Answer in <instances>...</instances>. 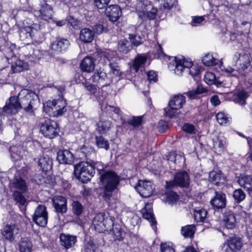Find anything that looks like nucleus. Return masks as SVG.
Returning <instances> with one entry per match:
<instances>
[{
	"label": "nucleus",
	"instance_id": "nucleus-1",
	"mask_svg": "<svg viewBox=\"0 0 252 252\" xmlns=\"http://www.w3.org/2000/svg\"><path fill=\"white\" fill-rule=\"evenodd\" d=\"M98 172L103 188L102 197L105 200H109L120 183V177L112 170H98Z\"/></svg>",
	"mask_w": 252,
	"mask_h": 252
},
{
	"label": "nucleus",
	"instance_id": "nucleus-2",
	"mask_svg": "<svg viewBox=\"0 0 252 252\" xmlns=\"http://www.w3.org/2000/svg\"><path fill=\"white\" fill-rule=\"evenodd\" d=\"M17 97L21 109L31 115L33 114L34 109L39 104L38 95L31 90L24 89L19 93Z\"/></svg>",
	"mask_w": 252,
	"mask_h": 252
},
{
	"label": "nucleus",
	"instance_id": "nucleus-3",
	"mask_svg": "<svg viewBox=\"0 0 252 252\" xmlns=\"http://www.w3.org/2000/svg\"><path fill=\"white\" fill-rule=\"evenodd\" d=\"M13 196L15 201L20 205L25 206L27 204L26 199L23 195L27 190V186L24 180L21 178H15L10 184Z\"/></svg>",
	"mask_w": 252,
	"mask_h": 252
},
{
	"label": "nucleus",
	"instance_id": "nucleus-4",
	"mask_svg": "<svg viewBox=\"0 0 252 252\" xmlns=\"http://www.w3.org/2000/svg\"><path fill=\"white\" fill-rule=\"evenodd\" d=\"M74 173L76 178L82 183L90 181L95 173L94 167L88 162H80L74 166Z\"/></svg>",
	"mask_w": 252,
	"mask_h": 252
},
{
	"label": "nucleus",
	"instance_id": "nucleus-5",
	"mask_svg": "<svg viewBox=\"0 0 252 252\" xmlns=\"http://www.w3.org/2000/svg\"><path fill=\"white\" fill-rule=\"evenodd\" d=\"M113 218L108 214L100 213L96 215L93 223L99 231L110 230L113 226Z\"/></svg>",
	"mask_w": 252,
	"mask_h": 252
},
{
	"label": "nucleus",
	"instance_id": "nucleus-6",
	"mask_svg": "<svg viewBox=\"0 0 252 252\" xmlns=\"http://www.w3.org/2000/svg\"><path fill=\"white\" fill-rule=\"evenodd\" d=\"M136 9L138 17L142 22L147 19L154 20L157 15L158 9L151 4L146 5L139 2L137 4Z\"/></svg>",
	"mask_w": 252,
	"mask_h": 252
},
{
	"label": "nucleus",
	"instance_id": "nucleus-7",
	"mask_svg": "<svg viewBox=\"0 0 252 252\" xmlns=\"http://www.w3.org/2000/svg\"><path fill=\"white\" fill-rule=\"evenodd\" d=\"M40 131L45 137L52 139L58 135L59 128L56 122L46 119L41 122Z\"/></svg>",
	"mask_w": 252,
	"mask_h": 252
},
{
	"label": "nucleus",
	"instance_id": "nucleus-8",
	"mask_svg": "<svg viewBox=\"0 0 252 252\" xmlns=\"http://www.w3.org/2000/svg\"><path fill=\"white\" fill-rule=\"evenodd\" d=\"M21 109L18 97L13 96L6 101L5 105L2 107L1 114L2 115H14Z\"/></svg>",
	"mask_w": 252,
	"mask_h": 252
},
{
	"label": "nucleus",
	"instance_id": "nucleus-9",
	"mask_svg": "<svg viewBox=\"0 0 252 252\" xmlns=\"http://www.w3.org/2000/svg\"><path fill=\"white\" fill-rule=\"evenodd\" d=\"M243 246L242 238L236 235L230 236L223 244L222 249L225 252H237Z\"/></svg>",
	"mask_w": 252,
	"mask_h": 252
},
{
	"label": "nucleus",
	"instance_id": "nucleus-10",
	"mask_svg": "<svg viewBox=\"0 0 252 252\" xmlns=\"http://www.w3.org/2000/svg\"><path fill=\"white\" fill-rule=\"evenodd\" d=\"M189 184V175L186 171H181L174 175V181L166 182L167 188H172L174 184L182 187H186Z\"/></svg>",
	"mask_w": 252,
	"mask_h": 252
},
{
	"label": "nucleus",
	"instance_id": "nucleus-11",
	"mask_svg": "<svg viewBox=\"0 0 252 252\" xmlns=\"http://www.w3.org/2000/svg\"><path fill=\"white\" fill-rule=\"evenodd\" d=\"M134 188L143 197L150 196L155 189L154 186L151 182L143 180H138Z\"/></svg>",
	"mask_w": 252,
	"mask_h": 252
},
{
	"label": "nucleus",
	"instance_id": "nucleus-12",
	"mask_svg": "<svg viewBox=\"0 0 252 252\" xmlns=\"http://www.w3.org/2000/svg\"><path fill=\"white\" fill-rule=\"evenodd\" d=\"M33 220L39 226L46 225L48 221V213L45 206L39 205L37 207L33 216Z\"/></svg>",
	"mask_w": 252,
	"mask_h": 252
},
{
	"label": "nucleus",
	"instance_id": "nucleus-13",
	"mask_svg": "<svg viewBox=\"0 0 252 252\" xmlns=\"http://www.w3.org/2000/svg\"><path fill=\"white\" fill-rule=\"evenodd\" d=\"M210 204L215 210L222 209L226 207L225 194L221 191L215 190L213 197L210 200Z\"/></svg>",
	"mask_w": 252,
	"mask_h": 252
},
{
	"label": "nucleus",
	"instance_id": "nucleus-14",
	"mask_svg": "<svg viewBox=\"0 0 252 252\" xmlns=\"http://www.w3.org/2000/svg\"><path fill=\"white\" fill-rule=\"evenodd\" d=\"M52 202L55 211L58 214L63 215L67 211V201L63 196L56 195L52 199Z\"/></svg>",
	"mask_w": 252,
	"mask_h": 252
},
{
	"label": "nucleus",
	"instance_id": "nucleus-15",
	"mask_svg": "<svg viewBox=\"0 0 252 252\" xmlns=\"http://www.w3.org/2000/svg\"><path fill=\"white\" fill-rule=\"evenodd\" d=\"M105 14L110 21L115 22L121 16L122 11L118 5H110L105 9Z\"/></svg>",
	"mask_w": 252,
	"mask_h": 252
},
{
	"label": "nucleus",
	"instance_id": "nucleus-16",
	"mask_svg": "<svg viewBox=\"0 0 252 252\" xmlns=\"http://www.w3.org/2000/svg\"><path fill=\"white\" fill-rule=\"evenodd\" d=\"M93 82L101 87L110 85L112 80L108 77L106 73L102 71L95 72L92 77Z\"/></svg>",
	"mask_w": 252,
	"mask_h": 252
},
{
	"label": "nucleus",
	"instance_id": "nucleus-17",
	"mask_svg": "<svg viewBox=\"0 0 252 252\" xmlns=\"http://www.w3.org/2000/svg\"><path fill=\"white\" fill-rule=\"evenodd\" d=\"M35 14L41 19L48 21L53 17V9L50 5L44 3L41 5L40 9L36 11Z\"/></svg>",
	"mask_w": 252,
	"mask_h": 252
},
{
	"label": "nucleus",
	"instance_id": "nucleus-18",
	"mask_svg": "<svg viewBox=\"0 0 252 252\" xmlns=\"http://www.w3.org/2000/svg\"><path fill=\"white\" fill-rule=\"evenodd\" d=\"M57 158L61 164H71L73 162L74 156L68 150H60L57 153Z\"/></svg>",
	"mask_w": 252,
	"mask_h": 252
},
{
	"label": "nucleus",
	"instance_id": "nucleus-19",
	"mask_svg": "<svg viewBox=\"0 0 252 252\" xmlns=\"http://www.w3.org/2000/svg\"><path fill=\"white\" fill-rule=\"evenodd\" d=\"M19 231L18 227L15 224H7L3 228L2 235L6 240L12 241L18 234Z\"/></svg>",
	"mask_w": 252,
	"mask_h": 252
},
{
	"label": "nucleus",
	"instance_id": "nucleus-20",
	"mask_svg": "<svg viewBox=\"0 0 252 252\" xmlns=\"http://www.w3.org/2000/svg\"><path fill=\"white\" fill-rule=\"evenodd\" d=\"M34 26V27L26 26L20 29L19 34L22 40L33 38L35 33L37 31V29L39 28V26L38 24H35Z\"/></svg>",
	"mask_w": 252,
	"mask_h": 252
},
{
	"label": "nucleus",
	"instance_id": "nucleus-21",
	"mask_svg": "<svg viewBox=\"0 0 252 252\" xmlns=\"http://www.w3.org/2000/svg\"><path fill=\"white\" fill-rule=\"evenodd\" d=\"M60 239L61 245L66 249L74 247L77 241L76 236L64 233H61L60 234Z\"/></svg>",
	"mask_w": 252,
	"mask_h": 252
},
{
	"label": "nucleus",
	"instance_id": "nucleus-22",
	"mask_svg": "<svg viewBox=\"0 0 252 252\" xmlns=\"http://www.w3.org/2000/svg\"><path fill=\"white\" fill-rule=\"evenodd\" d=\"M70 44L69 40L66 38L58 37L51 44L53 50L61 52L66 50Z\"/></svg>",
	"mask_w": 252,
	"mask_h": 252
},
{
	"label": "nucleus",
	"instance_id": "nucleus-23",
	"mask_svg": "<svg viewBox=\"0 0 252 252\" xmlns=\"http://www.w3.org/2000/svg\"><path fill=\"white\" fill-rule=\"evenodd\" d=\"M225 178V176L220 170L212 171L209 173V180L211 183L217 186L224 184Z\"/></svg>",
	"mask_w": 252,
	"mask_h": 252
},
{
	"label": "nucleus",
	"instance_id": "nucleus-24",
	"mask_svg": "<svg viewBox=\"0 0 252 252\" xmlns=\"http://www.w3.org/2000/svg\"><path fill=\"white\" fill-rule=\"evenodd\" d=\"M141 213L143 218L150 221L153 229H155L156 228L157 221L152 210L151 204L149 203L146 204L144 208L141 210Z\"/></svg>",
	"mask_w": 252,
	"mask_h": 252
},
{
	"label": "nucleus",
	"instance_id": "nucleus-25",
	"mask_svg": "<svg viewBox=\"0 0 252 252\" xmlns=\"http://www.w3.org/2000/svg\"><path fill=\"white\" fill-rule=\"evenodd\" d=\"M147 59L148 56L145 54H137L133 61L131 68L137 72L140 68L144 66Z\"/></svg>",
	"mask_w": 252,
	"mask_h": 252
},
{
	"label": "nucleus",
	"instance_id": "nucleus-26",
	"mask_svg": "<svg viewBox=\"0 0 252 252\" xmlns=\"http://www.w3.org/2000/svg\"><path fill=\"white\" fill-rule=\"evenodd\" d=\"M223 221L225 227L228 229H234L236 226V219L234 214L231 211L225 212Z\"/></svg>",
	"mask_w": 252,
	"mask_h": 252
},
{
	"label": "nucleus",
	"instance_id": "nucleus-27",
	"mask_svg": "<svg viewBox=\"0 0 252 252\" xmlns=\"http://www.w3.org/2000/svg\"><path fill=\"white\" fill-rule=\"evenodd\" d=\"M237 182L241 187L246 189L249 193L252 190V176L241 175Z\"/></svg>",
	"mask_w": 252,
	"mask_h": 252
},
{
	"label": "nucleus",
	"instance_id": "nucleus-28",
	"mask_svg": "<svg viewBox=\"0 0 252 252\" xmlns=\"http://www.w3.org/2000/svg\"><path fill=\"white\" fill-rule=\"evenodd\" d=\"M94 59L92 57H86L80 63L81 69L85 72H90L94 69Z\"/></svg>",
	"mask_w": 252,
	"mask_h": 252
},
{
	"label": "nucleus",
	"instance_id": "nucleus-29",
	"mask_svg": "<svg viewBox=\"0 0 252 252\" xmlns=\"http://www.w3.org/2000/svg\"><path fill=\"white\" fill-rule=\"evenodd\" d=\"M94 38L93 31L89 28H84L80 31V40L84 43H90Z\"/></svg>",
	"mask_w": 252,
	"mask_h": 252
},
{
	"label": "nucleus",
	"instance_id": "nucleus-30",
	"mask_svg": "<svg viewBox=\"0 0 252 252\" xmlns=\"http://www.w3.org/2000/svg\"><path fill=\"white\" fill-rule=\"evenodd\" d=\"M186 102V98L181 94L175 95L169 102V105L178 110L181 109Z\"/></svg>",
	"mask_w": 252,
	"mask_h": 252
},
{
	"label": "nucleus",
	"instance_id": "nucleus-31",
	"mask_svg": "<svg viewBox=\"0 0 252 252\" xmlns=\"http://www.w3.org/2000/svg\"><path fill=\"white\" fill-rule=\"evenodd\" d=\"M95 54L97 58L99 59V61L103 60L105 62L107 60L110 62L115 55V52L109 49L103 51L98 50L96 51Z\"/></svg>",
	"mask_w": 252,
	"mask_h": 252
},
{
	"label": "nucleus",
	"instance_id": "nucleus-32",
	"mask_svg": "<svg viewBox=\"0 0 252 252\" xmlns=\"http://www.w3.org/2000/svg\"><path fill=\"white\" fill-rule=\"evenodd\" d=\"M250 56L246 53H239L237 63L239 65L241 69L245 70L250 65Z\"/></svg>",
	"mask_w": 252,
	"mask_h": 252
},
{
	"label": "nucleus",
	"instance_id": "nucleus-33",
	"mask_svg": "<svg viewBox=\"0 0 252 252\" xmlns=\"http://www.w3.org/2000/svg\"><path fill=\"white\" fill-rule=\"evenodd\" d=\"M38 165L43 171L46 172L52 168V159L48 156H43L38 160Z\"/></svg>",
	"mask_w": 252,
	"mask_h": 252
},
{
	"label": "nucleus",
	"instance_id": "nucleus-34",
	"mask_svg": "<svg viewBox=\"0 0 252 252\" xmlns=\"http://www.w3.org/2000/svg\"><path fill=\"white\" fill-rule=\"evenodd\" d=\"M52 104L55 109L54 115L57 117L62 115L66 111L65 102L62 100H54Z\"/></svg>",
	"mask_w": 252,
	"mask_h": 252
},
{
	"label": "nucleus",
	"instance_id": "nucleus-35",
	"mask_svg": "<svg viewBox=\"0 0 252 252\" xmlns=\"http://www.w3.org/2000/svg\"><path fill=\"white\" fill-rule=\"evenodd\" d=\"M29 68V64L27 62L21 60H17L11 65V70L13 73L20 72Z\"/></svg>",
	"mask_w": 252,
	"mask_h": 252
},
{
	"label": "nucleus",
	"instance_id": "nucleus-36",
	"mask_svg": "<svg viewBox=\"0 0 252 252\" xmlns=\"http://www.w3.org/2000/svg\"><path fill=\"white\" fill-rule=\"evenodd\" d=\"M32 244L27 237L22 238L19 243V250L20 252H31Z\"/></svg>",
	"mask_w": 252,
	"mask_h": 252
},
{
	"label": "nucleus",
	"instance_id": "nucleus-37",
	"mask_svg": "<svg viewBox=\"0 0 252 252\" xmlns=\"http://www.w3.org/2000/svg\"><path fill=\"white\" fill-rule=\"evenodd\" d=\"M112 123L108 120H100L97 124V130L100 134H105L109 130Z\"/></svg>",
	"mask_w": 252,
	"mask_h": 252
},
{
	"label": "nucleus",
	"instance_id": "nucleus-38",
	"mask_svg": "<svg viewBox=\"0 0 252 252\" xmlns=\"http://www.w3.org/2000/svg\"><path fill=\"white\" fill-rule=\"evenodd\" d=\"M169 67L170 69L174 70L175 73L178 75H181L182 72L185 70L180 59H178L177 57L175 58L174 63L169 64Z\"/></svg>",
	"mask_w": 252,
	"mask_h": 252
},
{
	"label": "nucleus",
	"instance_id": "nucleus-39",
	"mask_svg": "<svg viewBox=\"0 0 252 252\" xmlns=\"http://www.w3.org/2000/svg\"><path fill=\"white\" fill-rule=\"evenodd\" d=\"M207 215V211L203 208H195L194 209V219L197 222H203Z\"/></svg>",
	"mask_w": 252,
	"mask_h": 252
},
{
	"label": "nucleus",
	"instance_id": "nucleus-40",
	"mask_svg": "<svg viewBox=\"0 0 252 252\" xmlns=\"http://www.w3.org/2000/svg\"><path fill=\"white\" fill-rule=\"evenodd\" d=\"M118 50L123 53L127 54L131 49V43L126 39H121L118 42Z\"/></svg>",
	"mask_w": 252,
	"mask_h": 252
},
{
	"label": "nucleus",
	"instance_id": "nucleus-41",
	"mask_svg": "<svg viewBox=\"0 0 252 252\" xmlns=\"http://www.w3.org/2000/svg\"><path fill=\"white\" fill-rule=\"evenodd\" d=\"M22 150V148L20 146H13L10 147L9 152L13 160H18L21 158Z\"/></svg>",
	"mask_w": 252,
	"mask_h": 252
},
{
	"label": "nucleus",
	"instance_id": "nucleus-42",
	"mask_svg": "<svg viewBox=\"0 0 252 252\" xmlns=\"http://www.w3.org/2000/svg\"><path fill=\"white\" fill-rule=\"evenodd\" d=\"M177 3V0H161L159 9L164 11H168L175 6Z\"/></svg>",
	"mask_w": 252,
	"mask_h": 252
},
{
	"label": "nucleus",
	"instance_id": "nucleus-43",
	"mask_svg": "<svg viewBox=\"0 0 252 252\" xmlns=\"http://www.w3.org/2000/svg\"><path fill=\"white\" fill-rule=\"evenodd\" d=\"M163 199L164 200L165 202L170 204H173L176 202L179 199L178 194L173 191H169L166 192L163 196Z\"/></svg>",
	"mask_w": 252,
	"mask_h": 252
},
{
	"label": "nucleus",
	"instance_id": "nucleus-44",
	"mask_svg": "<svg viewBox=\"0 0 252 252\" xmlns=\"http://www.w3.org/2000/svg\"><path fill=\"white\" fill-rule=\"evenodd\" d=\"M95 144L98 148L104 149L107 151L109 149L108 141L102 136H95Z\"/></svg>",
	"mask_w": 252,
	"mask_h": 252
},
{
	"label": "nucleus",
	"instance_id": "nucleus-45",
	"mask_svg": "<svg viewBox=\"0 0 252 252\" xmlns=\"http://www.w3.org/2000/svg\"><path fill=\"white\" fill-rule=\"evenodd\" d=\"M249 93L245 90L239 91L235 98L236 101L240 104L243 105L246 103V100L249 97Z\"/></svg>",
	"mask_w": 252,
	"mask_h": 252
},
{
	"label": "nucleus",
	"instance_id": "nucleus-46",
	"mask_svg": "<svg viewBox=\"0 0 252 252\" xmlns=\"http://www.w3.org/2000/svg\"><path fill=\"white\" fill-rule=\"evenodd\" d=\"M195 230V226L194 225H188L182 228L181 232L185 237H192Z\"/></svg>",
	"mask_w": 252,
	"mask_h": 252
},
{
	"label": "nucleus",
	"instance_id": "nucleus-47",
	"mask_svg": "<svg viewBox=\"0 0 252 252\" xmlns=\"http://www.w3.org/2000/svg\"><path fill=\"white\" fill-rule=\"evenodd\" d=\"M205 92V89L202 86H198L196 90L189 91L186 94L190 99H194L198 98L199 95Z\"/></svg>",
	"mask_w": 252,
	"mask_h": 252
},
{
	"label": "nucleus",
	"instance_id": "nucleus-48",
	"mask_svg": "<svg viewBox=\"0 0 252 252\" xmlns=\"http://www.w3.org/2000/svg\"><path fill=\"white\" fill-rule=\"evenodd\" d=\"M143 116H133L127 120V123L133 127H138L143 123Z\"/></svg>",
	"mask_w": 252,
	"mask_h": 252
},
{
	"label": "nucleus",
	"instance_id": "nucleus-49",
	"mask_svg": "<svg viewBox=\"0 0 252 252\" xmlns=\"http://www.w3.org/2000/svg\"><path fill=\"white\" fill-rule=\"evenodd\" d=\"M225 140L223 137H219L214 141V148L219 152L222 151L224 149Z\"/></svg>",
	"mask_w": 252,
	"mask_h": 252
},
{
	"label": "nucleus",
	"instance_id": "nucleus-50",
	"mask_svg": "<svg viewBox=\"0 0 252 252\" xmlns=\"http://www.w3.org/2000/svg\"><path fill=\"white\" fill-rule=\"evenodd\" d=\"M202 62L205 66H214L217 64V61L211 54H207L202 58Z\"/></svg>",
	"mask_w": 252,
	"mask_h": 252
},
{
	"label": "nucleus",
	"instance_id": "nucleus-51",
	"mask_svg": "<svg viewBox=\"0 0 252 252\" xmlns=\"http://www.w3.org/2000/svg\"><path fill=\"white\" fill-rule=\"evenodd\" d=\"M72 211L73 213L77 216H79L81 215L84 207L83 205L77 201H74L72 202Z\"/></svg>",
	"mask_w": 252,
	"mask_h": 252
},
{
	"label": "nucleus",
	"instance_id": "nucleus-52",
	"mask_svg": "<svg viewBox=\"0 0 252 252\" xmlns=\"http://www.w3.org/2000/svg\"><path fill=\"white\" fill-rule=\"evenodd\" d=\"M129 38L131 41L130 43L135 46H139L143 42L142 37H141L138 33L130 34L129 35Z\"/></svg>",
	"mask_w": 252,
	"mask_h": 252
},
{
	"label": "nucleus",
	"instance_id": "nucleus-53",
	"mask_svg": "<svg viewBox=\"0 0 252 252\" xmlns=\"http://www.w3.org/2000/svg\"><path fill=\"white\" fill-rule=\"evenodd\" d=\"M111 0H93V3L95 7L98 10L105 9Z\"/></svg>",
	"mask_w": 252,
	"mask_h": 252
},
{
	"label": "nucleus",
	"instance_id": "nucleus-54",
	"mask_svg": "<svg viewBox=\"0 0 252 252\" xmlns=\"http://www.w3.org/2000/svg\"><path fill=\"white\" fill-rule=\"evenodd\" d=\"M233 197L237 203L242 201L246 197L245 193L242 189H235L233 192Z\"/></svg>",
	"mask_w": 252,
	"mask_h": 252
},
{
	"label": "nucleus",
	"instance_id": "nucleus-55",
	"mask_svg": "<svg viewBox=\"0 0 252 252\" xmlns=\"http://www.w3.org/2000/svg\"><path fill=\"white\" fill-rule=\"evenodd\" d=\"M164 113L166 117L169 118H172L178 114V110L173 107L168 105V106L164 109Z\"/></svg>",
	"mask_w": 252,
	"mask_h": 252
},
{
	"label": "nucleus",
	"instance_id": "nucleus-56",
	"mask_svg": "<svg viewBox=\"0 0 252 252\" xmlns=\"http://www.w3.org/2000/svg\"><path fill=\"white\" fill-rule=\"evenodd\" d=\"M215 75L213 73L207 72L204 75V80L208 85H212L215 84Z\"/></svg>",
	"mask_w": 252,
	"mask_h": 252
},
{
	"label": "nucleus",
	"instance_id": "nucleus-57",
	"mask_svg": "<svg viewBox=\"0 0 252 252\" xmlns=\"http://www.w3.org/2000/svg\"><path fill=\"white\" fill-rule=\"evenodd\" d=\"M218 122L221 125L226 124L228 121V117L223 112H219L216 115Z\"/></svg>",
	"mask_w": 252,
	"mask_h": 252
},
{
	"label": "nucleus",
	"instance_id": "nucleus-58",
	"mask_svg": "<svg viewBox=\"0 0 252 252\" xmlns=\"http://www.w3.org/2000/svg\"><path fill=\"white\" fill-rule=\"evenodd\" d=\"M96 246L95 244L91 241L85 244L82 252H95Z\"/></svg>",
	"mask_w": 252,
	"mask_h": 252
},
{
	"label": "nucleus",
	"instance_id": "nucleus-59",
	"mask_svg": "<svg viewBox=\"0 0 252 252\" xmlns=\"http://www.w3.org/2000/svg\"><path fill=\"white\" fill-rule=\"evenodd\" d=\"M82 84L91 94H94L97 92V88L95 85H93L86 81L83 82Z\"/></svg>",
	"mask_w": 252,
	"mask_h": 252
},
{
	"label": "nucleus",
	"instance_id": "nucleus-60",
	"mask_svg": "<svg viewBox=\"0 0 252 252\" xmlns=\"http://www.w3.org/2000/svg\"><path fill=\"white\" fill-rule=\"evenodd\" d=\"M183 158L180 155H177L175 152H170L167 156V159L170 161L177 163V160L182 159Z\"/></svg>",
	"mask_w": 252,
	"mask_h": 252
},
{
	"label": "nucleus",
	"instance_id": "nucleus-61",
	"mask_svg": "<svg viewBox=\"0 0 252 252\" xmlns=\"http://www.w3.org/2000/svg\"><path fill=\"white\" fill-rule=\"evenodd\" d=\"M109 65L111 68V70L113 71L114 74L118 76H120L121 75V72L120 70V67L117 63L110 62Z\"/></svg>",
	"mask_w": 252,
	"mask_h": 252
},
{
	"label": "nucleus",
	"instance_id": "nucleus-62",
	"mask_svg": "<svg viewBox=\"0 0 252 252\" xmlns=\"http://www.w3.org/2000/svg\"><path fill=\"white\" fill-rule=\"evenodd\" d=\"M9 68L8 67H5L0 69V79L4 80L9 76Z\"/></svg>",
	"mask_w": 252,
	"mask_h": 252
},
{
	"label": "nucleus",
	"instance_id": "nucleus-63",
	"mask_svg": "<svg viewBox=\"0 0 252 252\" xmlns=\"http://www.w3.org/2000/svg\"><path fill=\"white\" fill-rule=\"evenodd\" d=\"M180 61H181L182 65L185 70L188 71L193 65V63L190 60H186L184 58L183 60L180 59Z\"/></svg>",
	"mask_w": 252,
	"mask_h": 252
},
{
	"label": "nucleus",
	"instance_id": "nucleus-64",
	"mask_svg": "<svg viewBox=\"0 0 252 252\" xmlns=\"http://www.w3.org/2000/svg\"><path fill=\"white\" fill-rule=\"evenodd\" d=\"M160 249L161 252H175V250L167 243L161 244Z\"/></svg>",
	"mask_w": 252,
	"mask_h": 252
}]
</instances>
